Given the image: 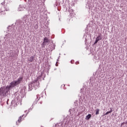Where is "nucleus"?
<instances>
[{
	"instance_id": "f257e3e1",
	"label": "nucleus",
	"mask_w": 127,
	"mask_h": 127,
	"mask_svg": "<svg viewBox=\"0 0 127 127\" xmlns=\"http://www.w3.org/2000/svg\"><path fill=\"white\" fill-rule=\"evenodd\" d=\"M23 80V77H21L18 78V79L16 81H14L11 82L10 83V85H11V87L12 88H13L15 87L16 86H17V85H19L21 83V81Z\"/></svg>"
},
{
	"instance_id": "f03ea898",
	"label": "nucleus",
	"mask_w": 127,
	"mask_h": 127,
	"mask_svg": "<svg viewBox=\"0 0 127 127\" xmlns=\"http://www.w3.org/2000/svg\"><path fill=\"white\" fill-rule=\"evenodd\" d=\"M7 10L4 8V5H2L1 8H0V14H4V11H6Z\"/></svg>"
},
{
	"instance_id": "7ed1b4c3",
	"label": "nucleus",
	"mask_w": 127,
	"mask_h": 127,
	"mask_svg": "<svg viewBox=\"0 0 127 127\" xmlns=\"http://www.w3.org/2000/svg\"><path fill=\"white\" fill-rule=\"evenodd\" d=\"M5 91V90L3 89V87L0 88V95H1L3 94H4Z\"/></svg>"
},
{
	"instance_id": "20e7f679",
	"label": "nucleus",
	"mask_w": 127,
	"mask_h": 127,
	"mask_svg": "<svg viewBox=\"0 0 127 127\" xmlns=\"http://www.w3.org/2000/svg\"><path fill=\"white\" fill-rule=\"evenodd\" d=\"M49 41H50V40L47 37L44 39V43H47V42H49Z\"/></svg>"
},
{
	"instance_id": "39448f33",
	"label": "nucleus",
	"mask_w": 127,
	"mask_h": 127,
	"mask_svg": "<svg viewBox=\"0 0 127 127\" xmlns=\"http://www.w3.org/2000/svg\"><path fill=\"white\" fill-rule=\"evenodd\" d=\"M23 116H24V115H22V116H20V117H19V119L18 120V123H21Z\"/></svg>"
},
{
	"instance_id": "423d86ee",
	"label": "nucleus",
	"mask_w": 127,
	"mask_h": 127,
	"mask_svg": "<svg viewBox=\"0 0 127 127\" xmlns=\"http://www.w3.org/2000/svg\"><path fill=\"white\" fill-rule=\"evenodd\" d=\"M39 80V77H38L36 79H35L34 81H32V84H35L37 81Z\"/></svg>"
},
{
	"instance_id": "0eeeda50",
	"label": "nucleus",
	"mask_w": 127,
	"mask_h": 127,
	"mask_svg": "<svg viewBox=\"0 0 127 127\" xmlns=\"http://www.w3.org/2000/svg\"><path fill=\"white\" fill-rule=\"evenodd\" d=\"M112 112H113V110H112V108H111L110 111L106 112V113L104 114V116H107V115H109V114H111V113H112Z\"/></svg>"
},
{
	"instance_id": "6e6552de",
	"label": "nucleus",
	"mask_w": 127,
	"mask_h": 127,
	"mask_svg": "<svg viewBox=\"0 0 127 127\" xmlns=\"http://www.w3.org/2000/svg\"><path fill=\"white\" fill-rule=\"evenodd\" d=\"M99 112H100V109H97L95 110V115H99Z\"/></svg>"
},
{
	"instance_id": "1a4fd4ad",
	"label": "nucleus",
	"mask_w": 127,
	"mask_h": 127,
	"mask_svg": "<svg viewBox=\"0 0 127 127\" xmlns=\"http://www.w3.org/2000/svg\"><path fill=\"white\" fill-rule=\"evenodd\" d=\"M96 40L98 41V42L100 41V40H102V38L101 37V36H99L96 38Z\"/></svg>"
},
{
	"instance_id": "9d476101",
	"label": "nucleus",
	"mask_w": 127,
	"mask_h": 127,
	"mask_svg": "<svg viewBox=\"0 0 127 127\" xmlns=\"http://www.w3.org/2000/svg\"><path fill=\"white\" fill-rule=\"evenodd\" d=\"M92 117V115H91V114H88L87 116H86V120H90V119H91V117Z\"/></svg>"
},
{
	"instance_id": "9b49d317",
	"label": "nucleus",
	"mask_w": 127,
	"mask_h": 127,
	"mask_svg": "<svg viewBox=\"0 0 127 127\" xmlns=\"http://www.w3.org/2000/svg\"><path fill=\"white\" fill-rule=\"evenodd\" d=\"M34 59V57L32 56L30 58V60H29V61H30V62H32V61H33Z\"/></svg>"
},
{
	"instance_id": "f8f14e48",
	"label": "nucleus",
	"mask_w": 127,
	"mask_h": 127,
	"mask_svg": "<svg viewBox=\"0 0 127 127\" xmlns=\"http://www.w3.org/2000/svg\"><path fill=\"white\" fill-rule=\"evenodd\" d=\"M10 57H14V53L12 52L10 53Z\"/></svg>"
},
{
	"instance_id": "ddd939ff",
	"label": "nucleus",
	"mask_w": 127,
	"mask_h": 127,
	"mask_svg": "<svg viewBox=\"0 0 127 127\" xmlns=\"http://www.w3.org/2000/svg\"><path fill=\"white\" fill-rule=\"evenodd\" d=\"M10 88H12L11 87V86L10 85H8V86H7L6 87V89H8V90H9V89H10Z\"/></svg>"
},
{
	"instance_id": "4468645a",
	"label": "nucleus",
	"mask_w": 127,
	"mask_h": 127,
	"mask_svg": "<svg viewBox=\"0 0 127 127\" xmlns=\"http://www.w3.org/2000/svg\"><path fill=\"white\" fill-rule=\"evenodd\" d=\"M98 41L97 40H96L95 42H94V44H97L98 43Z\"/></svg>"
},
{
	"instance_id": "2eb2a0df",
	"label": "nucleus",
	"mask_w": 127,
	"mask_h": 127,
	"mask_svg": "<svg viewBox=\"0 0 127 127\" xmlns=\"http://www.w3.org/2000/svg\"><path fill=\"white\" fill-rule=\"evenodd\" d=\"M125 124H126V123H125V122L122 123L121 124V126H124V125H125Z\"/></svg>"
},
{
	"instance_id": "dca6fc26",
	"label": "nucleus",
	"mask_w": 127,
	"mask_h": 127,
	"mask_svg": "<svg viewBox=\"0 0 127 127\" xmlns=\"http://www.w3.org/2000/svg\"><path fill=\"white\" fill-rule=\"evenodd\" d=\"M125 125H127V122H125Z\"/></svg>"
},
{
	"instance_id": "f3484780",
	"label": "nucleus",
	"mask_w": 127,
	"mask_h": 127,
	"mask_svg": "<svg viewBox=\"0 0 127 127\" xmlns=\"http://www.w3.org/2000/svg\"><path fill=\"white\" fill-rule=\"evenodd\" d=\"M16 124H17V122H16Z\"/></svg>"
}]
</instances>
